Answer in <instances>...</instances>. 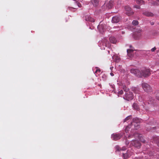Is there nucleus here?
<instances>
[{"mask_svg":"<svg viewBox=\"0 0 159 159\" xmlns=\"http://www.w3.org/2000/svg\"><path fill=\"white\" fill-rule=\"evenodd\" d=\"M98 45L102 49H105V47H109L110 44L107 38H105L104 39L99 42Z\"/></svg>","mask_w":159,"mask_h":159,"instance_id":"obj_1","label":"nucleus"},{"mask_svg":"<svg viewBox=\"0 0 159 159\" xmlns=\"http://www.w3.org/2000/svg\"><path fill=\"white\" fill-rule=\"evenodd\" d=\"M141 120L136 117L133 118L132 122H131V125L132 126V129H137L139 127V123L141 122Z\"/></svg>","mask_w":159,"mask_h":159,"instance_id":"obj_2","label":"nucleus"},{"mask_svg":"<svg viewBox=\"0 0 159 159\" xmlns=\"http://www.w3.org/2000/svg\"><path fill=\"white\" fill-rule=\"evenodd\" d=\"M114 4V1L111 0L109 2L105 3L102 6V7L104 10L110 9L111 8Z\"/></svg>","mask_w":159,"mask_h":159,"instance_id":"obj_3","label":"nucleus"},{"mask_svg":"<svg viewBox=\"0 0 159 159\" xmlns=\"http://www.w3.org/2000/svg\"><path fill=\"white\" fill-rule=\"evenodd\" d=\"M142 77H147L149 76L151 73L149 69L148 68H143L141 70Z\"/></svg>","mask_w":159,"mask_h":159,"instance_id":"obj_4","label":"nucleus"},{"mask_svg":"<svg viewBox=\"0 0 159 159\" xmlns=\"http://www.w3.org/2000/svg\"><path fill=\"white\" fill-rule=\"evenodd\" d=\"M141 70L137 69H132L130 72L132 74H134L135 75L139 77H142V74Z\"/></svg>","mask_w":159,"mask_h":159,"instance_id":"obj_5","label":"nucleus"},{"mask_svg":"<svg viewBox=\"0 0 159 159\" xmlns=\"http://www.w3.org/2000/svg\"><path fill=\"white\" fill-rule=\"evenodd\" d=\"M123 98L125 100L129 101L133 99L134 95L132 92H129L125 93Z\"/></svg>","mask_w":159,"mask_h":159,"instance_id":"obj_6","label":"nucleus"},{"mask_svg":"<svg viewBox=\"0 0 159 159\" xmlns=\"http://www.w3.org/2000/svg\"><path fill=\"white\" fill-rule=\"evenodd\" d=\"M123 133L113 134L111 135V138L113 140L116 141L120 139L123 136Z\"/></svg>","mask_w":159,"mask_h":159,"instance_id":"obj_7","label":"nucleus"},{"mask_svg":"<svg viewBox=\"0 0 159 159\" xmlns=\"http://www.w3.org/2000/svg\"><path fill=\"white\" fill-rule=\"evenodd\" d=\"M142 88L146 92H150L152 91V88L149 84L146 83H143L142 84Z\"/></svg>","mask_w":159,"mask_h":159,"instance_id":"obj_8","label":"nucleus"},{"mask_svg":"<svg viewBox=\"0 0 159 159\" xmlns=\"http://www.w3.org/2000/svg\"><path fill=\"white\" fill-rule=\"evenodd\" d=\"M131 144L137 148H139L141 146V144L140 142L137 140H132L131 141Z\"/></svg>","mask_w":159,"mask_h":159,"instance_id":"obj_9","label":"nucleus"},{"mask_svg":"<svg viewBox=\"0 0 159 159\" xmlns=\"http://www.w3.org/2000/svg\"><path fill=\"white\" fill-rule=\"evenodd\" d=\"M125 10L126 11V14L128 16L132 15L134 13L131 9L128 6L125 7Z\"/></svg>","mask_w":159,"mask_h":159,"instance_id":"obj_10","label":"nucleus"},{"mask_svg":"<svg viewBox=\"0 0 159 159\" xmlns=\"http://www.w3.org/2000/svg\"><path fill=\"white\" fill-rule=\"evenodd\" d=\"M75 7H68L67 10H69L71 11H74V10L77 8V7H81V5L79 2H75Z\"/></svg>","mask_w":159,"mask_h":159,"instance_id":"obj_11","label":"nucleus"},{"mask_svg":"<svg viewBox=\"0 0 159 159\" xmlns=\"http://www.w3.org/2000/svg\"><path fill=\"white\" fill-rule=\"evenodd\" d=\"M121 17L120 16H116L112 18L111 21L113 23H117L121 20Z\"/></svg>","mask_w":159,"mask_h":159,"instance_id":"obj_12","label":"nucleus"},{"mask_svg":"<svg viewBox=\"0 0 159 159\" xmlns=\"http://www.w3.org/2000/svg\"><path fill=\"white\" fill-rule=\"evenodd\" d=\"M85 21L89 22H94V20L93 18L90 17L89 15H87L85 16Z\"/></svg>","mask_w":159,"mask_h":159,"instance_id":"obj_13","label":"nucleus"},{"mask_svg":"<svg viewBox=\"0 0 159 159\" xmlns=\"http://www.w3.org/2000/svg\"><path fill=\"white\" fill-rule=\"evenodd\" d=\"M152 142L155 143L159 147V138L158 136H154L152 137L151 140Z\"/></svg>","mask_w":159,"mask_h":159,"instance_id":"obj_14","label":"nucleus"},{"mask_svg":"<svg viewBox=\"0 0 159 159\" xmlns=\"http://www.w3.org/2000/svg\"><path fill=\"white\" fill-rule=\"evenodd\" d=\"M134 50L133 49H128L127 50L128 56L130 57H133L134 56Z\"/></svg>","mask_w":159,"mask_h":159,"instance_id":"obj_15","label":"nucleus"},{"mask_svg":"<svg viewBox=\"0 0 159 159\" xmlns=\"http://www.w3.org/2000/svg\"><path fill=\"white\" fill-rule=\"evenodd\" d=\"M116 149V152H119L120 151H125L126 149V148L125 147H123L122 148H120L118 145H116L115 147Z\"/></svg>","mask_w":159,"mask_h":159,"instance_id":"obj_16","label":"nucleus"},{"mask_svg":"<svg viewBox=\"0 0 159 159\" xmlns=\"http://www.w3.org/2000/svg\"><path fill=\"white\" fill-rule=\"evenodd\" d=\"M97 28L101 33H102L104 32V27L102 25H98Z\"/></svg>","mask_w":159,"mask_h":159,"instance_id":"obj_17","label":"nucleus"},{"mask_svg":"<svg viewBox=\"0 0 159 159\" xmlns=\"http://www.w3.org/2000/svg\"><path fill=\"white\" fill-rule=\"evenodd\" d=\"M143 13L144 15L147 16H152L153 15V14L152 13L148 11H144L143 12Z\"/></svg>","mask_w":159,"mask_h":159,"instance_id":"obj_18","label":"nucleus"},{"mask_svg":"<svg viewBox=\"0 0 159 159\" xmlns=\"http://www.w3.org/2000/svg\"><path fill=\"white\" fill-rule=\"evenodd\" d=\"M109 39L110 42L113 43H116L117 42L116 39L114 37L111 36L110 37Z\"/></svg>","mask_w":159,"mask_h":159,"instance_id":"obj_19","label":"nucleus"},{"mask_svg":"<svg viewBox=\"0 0 159 159\" xmlns=\"http://www.w3.org/2000/svg\"><path fill=\"white\" fill-rule=\"evenodd\" d=\"M131 89L135 93L139 94V89L137 88L133 87Z\"/></svg>","mask_w":159,"mask_h":159,"instance_id":"obj_20","label":"nucleus"},{"mask_svg":"<svg viewBox=\"0 0 159 159\" xmlns=\"http://www.w3.org/2000/svg\"><path fill=\"white\" fill-rule=\"evenodd\" d=\"M91 2L94 7L97 6L98 3V0H92Z\"/></svg>","mask_w":159,"mask_h":159,"instance_id":"obj_21","label":"nucleus"},{"mask_svg":"<svg viewBox=\"0 0 159 159\" xmlns=\"http://www.w3.org/2000/svg\"><path fill=\"white\" fill-rule=\"evenodd\" d=\"M132 107L135 110H138L139 109V107L136 103H134Z\"/></svg>","mask_w":159,"mask_h":159,"instance_id":"obj_22","label":"nucleus"},{"mask_svg":"<svg viewBox=\"0 0 159 159\" xmlns=\"http://www.w3.org/2000/svg\"><path fill=\"white\" fill-rule=\"evenodd\" d=\"M131 127L132 128V125H128V126H127L125 129V132L126 133H127L129 131V129H130V128Z\"/></svg>","mask_w":159,"mask_h":159,"instance_id":"obj_23","label":"nucleus"},{"mask_svg":"<svg viewBox=\"0 0 159 159\" xmlns=\"http://www.w3.org/2000/svg\"><path fill=\"white\" fill-rule=\"evenodd\" d=\"M156 99L159 101V90L156 91L155 93Z\"/></svg>","mask_w":159,"mask_h":159,"instance_id":"obj_24","label":"nucleus"},{"mask_svg":"<svg viewBox=\"0 0 159 159\" xmlns=\"http://www.w3.org/2000/svg\"><path fill=\"white\" fill-rule=\"evenodd\" d=\"M154 100L152 98H150L149 99L148 103L149 104H152L154 103Z\"/></svg>","mask_w":159,"mask_h":159,"instance_id":"obj_25","label":"nucleus"},{"mask_svg":"<svg viewBox=\"0 0 159 159\" xmlns=\"http://www.w3.org/2000/svg\"><path fill=\"white\" fill-rule=\"evenodd\" d=\"M123 157L124 159H126L128 158L129 156V155L127 153H123Z\"/></svg>","mask_w":159,"mask_h":159,"instance_id":"obj_26","label":"nucleus"},{"mask_svg":"<svg viewBox=\"0 0 159 159\" xmlns=\"http://www.w3.org/2000/svg\"><path fill=\"white\" fill-rule=\"evenodd\" d=\"M132 24L134 25H138V21L137 20H133L132 22Z\"/></svg>","mask_w":159,"mask_h":159,"instance_id":"obj_27","label":"nucleus"},{"mask_svg":"<svg viewBox=\"0 0 159 159\" xmlns=\"http://www.w3.org/2000/svg\"><path fill=\"white\" fill-rule=\"evenodd\" d=\"M123 89L124 91L126 92H128V91L129 90V88H127L126 86H123Z\"/></svg>","mask_w":159,"mask_h":159,"instance_id":"obj_28","label":"nucleus"},{"mask_svg":"<svg viewBox=\"0 0 159 159\" xmlns=\"http://www.w3.org/2000/svg\"><path fill=\"white\" fill-rule=\"evenodd\" d=\"M131 116L130 115L127 116L124 120V122H125L127 121L129 119L131 118Z\"/></svg>","mask_w":159,"mask_h":159,"instance_id":"obj_29","label":"nucleus"},{"mask_svg":"<svg viewBox=\"0 0 159 159\" xmlns=\"http://www.w3.org/2000/svg\"><path fill=\"white\" fill-rule=\"evenodd\" d=\"M123 93V91L121 89L120 91H119L118 93V95H121Z\"/></svg>","mask_w":159,"mask_h":159,"instance_id":"obj_30","label":"nucleus"},{"mask_svg":"<svg viewBox=\"0 0 159 159\" xmlns=\"http://www.w3.org/2000/svg\"><path fill=\"white\" fill-rule=\"evenodd\" d=\"M134 136H135L136 137L138 136L139 139V137H140V135H139V134L138 133H136L135 134H134Z\"/></svg>","mask_w":159,"mask_h":159,"instance_id":"obj_31","label":"nucleus"},{"mask_svg":"<svg viewBox=\"0 0 159 159\" xmlns=\"http://www.w3.org/2000/svg\"><path fill=\"white\" fill-rule=\"evenodd\" d=\"M134 7L135 8H136L137 9H139L140 8V7L139 6V5H134Z\"/></svg>","mask_w":159,"mask_h":159,"instance_id":"obj_32","label":"nucleus"},{"mask_svg":"<svg viewBox=\"0 0 159 159\" xmlns=\"http://www.w3.org/2000/svg\"><path fill=\"white\" fill-rule=\"evenodd\" d=\"M134 159H143V157H135Z\"/></svg>","mask_w":159,"mask_h":159,"instance_id":"obj_33","label":"nucleus"},{"mask_svg":"<svg viewBox=\"0 0 159 159\" xmlns=\"http://www.w3.org/2000/svg\"><path fill=\"white\" fill-rule=\"evenodd\" d=\"M156 49V48L155 47H154V48H152L151 49V51L152 52H154Z\"/></svg>","mask_w":159,"mask_h":159,"instance_id":"obj_34","label":"nucleus"},{"mask_svg":"<svg viewBox=\"0 0 159 159\" xmlns=\"http://www.w3.org/2000/svg\"><path fill=\"white\" fill-rule=\"evenodd\" d=\"M129 141L126 139L125 142V143L126 145H127L129 144Z\"/></svg>","mask_w":159,"mask_h":159,"instance_id":"obj_35","label":"nucleus"},{"mask_svg":"<svg viewBox=\"0 0 159 159\" xmlns=\"http://www.w3.org/2000/svg\"><path fill=\"white\" fill-rule=\"evenodd\" d=\"M150 24L151 25H153L154 24V23L153 22H150Z\"/></svg>","mask_w":159,"mask_h":159,"instance_id":"obj_36","label":"nucleus"},{"mask_svg":"<svg viewBox=\"0 0 159 159\" xmlns=\"http://www.w3.org/2000/svg\"><path fill=\"white\" fill-rule=\"evenodd\" d=\"M111 87H112L113 89L114 88L115 86L114 85H111Z\"/></svg>","mask_w":159,"mask_h":159,"instance_id":"obj_37","label":"nucleus"},{"mask_svg":"<svg viewBox=\"0 0 159 159\" xmlns=\"http://www.w3.org/2000/svg\"><path fill=\"white\" fill-rule=\"evenodd\" d=\"M153 153L152 152L151 153L150 152L149 154V156H152V155H153Z\"/></svg>","mask_w":159,"mask_h":159,"instance_id":"obj_38","label":"nucleus"},{"mask_svg":"<svg viewBox=\"0 0 159 159\" xmlns=\"http://www.w3.org/2000/svg\"><path fill=\"white\" fill-rule=\"evenodd\" d=\"M141 141H142L143 143H145V140H142V139H140Z\"/></svg>","mask_w":159,"mask_h":159,"instance_id":"obj_39","label":"nucleus"},{"mask_svg":"<svg viewBox=\"0 0 159 159\" xmlns=\"http://www.w3.org/2000/svg\"><path fill=\"white\" fill-rule=\"evenodd\" d=\"M110 74L112 76H113L114 75V74L111 72L110 73Z\"/></svg>","mask_w":159,"mask_h":159,"instance_id":"obj_40","label":"nucleus"},{"mask_svg":"<svg viewBox=\"0 0 159 159\" xmlns=\"http://www.w3.org/2000/svg\"><path fill=\"white\" fill-rule=\"evenodd\" d=\"M98 71H100V70L99 69H97L96 71V72H97Z\"/></svg>","mask_w":159,"mask_h":159,"instance_id":"obj_41","label":"nucleus"},{"mask_svg":"<svg viewBox=\"0 0 159 159\" xmlns=\"http://www.w3.org/2000/svg\"><path fill=\"white\" fill-rule=\"evenodd\" d=\"M125 32L124 31H122L121 32V33L122 34H125Z\"/></svg>","mask_w":159,"mask_h":159,"instance_id":"obj_42","label":"nucleus"},{"mask_svg":"<svg viewBox=\"0 0 159 159\" xmlns=\"http://www.w3.org/2000/svg\"><path fill=\"white\" fill-rule=\"evenodd\" d=\"M113 68V67H110V69L111 70H112V69Z\"/></svg>","mask_w":159,"mask_h":159,"instance_id":"obj_43","label":"nucleus"},{"mask_svg":"<svg viewBox=\"0 0 159 159\" xmlns=\"http://www.w3.org/2000/svg\"><path fill=\"white\" fill-rule=\"evenodd\" d=\"M132 136V135H129V136H128V138H129V137H130V136Z\"/></svg>","mask_w":159,"mask_h":159,"instance_id":"obj_44","label":"nucleus"},{"mask_svg":"<svg viewBox=\"0 0 159 159\" xmlns=\"http://www.w3.org/2000/svg\"><path fill=\"white\" fill-rule=\"evenodd\" d=\"M80 2H82V0H78Z\"/></svg>","mask_w":159,"mask_h":159,"instance_id":"obj_45","label":"nucleus"},{"mask_svg":"<svg viewBox=\"0 0 159 159\" xmlns=\"http://www.w3.org/2000/svg\"><path fill=\"white\" fill-rule=\"evenodd\" d=\"M114 28H117V27H115Z\"/></svg>","mask_w":159,"mask_h":159,"instance_id":"obj_46","label":"nucleus"},{"mask_svg":"<svg viewBox=\"0 0 159 159\" xmlns=\"http://www.w3.org/2000/svg\"><path fill=\"white\" fill-rule=\"evenodd\" d=\"M108 53L109 52V51H108Z\"/></svg>","mask_w":159,"mask_h":159,"instance_id":"obj_47","label":"nucleus"},{"mask_svg":"<svg viewBox=\"0 0 159 159\" xmlns=\"http://www.w3.org/2000/svg\"><path fill=\"white\" fill-rule=\"evenodd\" d=\"M139 101H141V100H140V99H139Z\"/></svg>","mask_w":159,"mask_h":159,"instance_id":"obj_48","label":"nucleus"},{"mask_svg":"<svg viewBox=\"0 0 159 159\" xmlns=\"http://www.w3.org/2000/svg\"><path fill=\"white\" fill-rule=\"evenodd\" d=\"M137 96L139 97V96L138 95H137Z\"/></svg>","mask_w":159,"mask_h":159,"instance_id":"obj_49","label":"nucleus"}]
</instances>
